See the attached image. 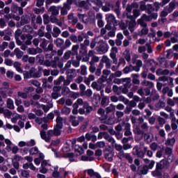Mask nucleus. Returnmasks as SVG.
Returning a JSON list of instances; mask_svg holds the SVG:
<instances>
[{"mask_svg":"<svg viewBox=\"0 0 178 178\" xmlns=\"http://www.w3.org/2000/svg\"><path fill=\"white\" fill-rule=\"evenodd\" d=\"M76 103L79 105L83 104V108L79 109V113H80V115H84V113H90V112H91V111H92V107L90 106V105H88V102H83L82 99H78L76 100Z\"/></svg>","mask_w":178,"mask_h":178,"instance_id":"1","label":"nucleus"},{"mask_svg":"<svg viewBox=\"0 0 178 178\" xmlns=\"http://www.w3.org/2000/svg\"><path fill=\"white\" fill-rule=\"evenodd\" d=\"M6 144V150L7 152H13V154H17L19 152V147L16 145H13V143L9 138L4 139Z\"/></svg>","mask_w":178,"mask_h":178,"instance_id":"2","label":"nucleus"},{"mask_svg":"<svg viewBox=\"0 0 178 178\" xmlns=\"http://www.w3.org/2000/svg\"><path fill=\"white\" fill-rule=\"evenodd\" d=\"M150 17L147 15H144L140 19L138 20V24L142 27H147V24L145 22H149V20H152V19H157L158 14H152Z\"/></svg>","mask_w":178,"mask_h":178,"instance_id":"3","label":"nucleus"},{"mask_svg":"<svg viewBox=\"0 0 178 178\" xmlns=\"http://www.w3.org/2000/svg\"><path fill=\"white\" fill-rule=\"evenodd\" d=\"M51 166V162L49 161L44 160L41 163V167L40 168V173H47L48 172V169H49Z\"/></svg>","mask_w":178,"mask_h":178,"instance_id":"4","label":"nucleus"},{"mask_svg":"<svg viewBox=\"0 0 178 178\" xmlns=\"http://www.w3.org/2000/svg\"><path fill=\"white\" fill-rule=\"evenodd\" d=\"M54 115L56 116H57L56 118V125L57 127H60V128H63V118H62V117H60L59 111H54Z\"/></svg>","mask_w":178,"mask_h":178,"instance_id":"5","label":"nucleus"},{"mask_svg":"<svg viewBox=\"0 0 178 178\" xmlns=\"http://www.w3.org/2000/svg\"><path fill=\"white\" fill-rule=\"evenodd\" d=\"M102 137H104V138H105V140H107V141L108 143H115V139H113V138L109 136V135H107V134L105 132L99 133L98 139L101 140V138H102Z\"/></svg>","mask_w":178,"mask_h":178,"instance_id":"6","label":"nucleus"},{"mask_svg":"<svg viewBox=\"0 0 178 178\" xmlns=\"http://www.w3.org/2000/svg\"><path fill=\"white\" fill-rule=\"evenodd\" d=\"M36 122L39 124H42V129H44V130H47V129H48V124H47V122H48V118H39L36 120Z\"/></svg>","mask_w":178,"mask_h":178,"instance_id":"7","label":"nucleus"},{"mask_svg":"<svg viewBox=\"0 0 178 178\" xmlns=\"http://www.w3.org/2000/svg\"><path fill=\"white\" fill-rule=\"evenodd\" d=\"M118 54V47H113L111 50L110 56L113 59V63H118V59H116V54Z\"/></svg>","mask_w":178,"mask_h":178,"instance_id":"8","label":"nucleus"},{"mask_svg":"<svg viewBox=\"0 0 178 178\" xmlns=\"http://www.w3.org/2000/svg\"><path fill=\"white\" fill-rule=\"evenodd\" d=\"M29 168L34 172H38V168H35V166H34V164H33L32 163H26L23 164L24 169H29Z\"/></svg>","mask_w":178,"mask_h":178,"instance_id":"9","label":"nucleus"},{"mask_svg":"<svg viewBox=\"0 0 178 178\" xmlns=\"http://www.w3.org/2000/svg\"><path fill=\"white\" fill-rule=\"evenodd\" d=\"M155 9L154 8V7H152V5L151 4H147V7H146V10L147 13L149 15V16H148L149 17H151V16H153L154 14H156V13H152L154 12Z\"/></svg>","mask_w":178,"mask_h":178,"instance_id":"10","label":"nucleus"},{"mask_svg":"<svg viewBox=\"0 0 178 178\" xmlns=\"http://www.w3.org/2000/svg\"><path fill=\"white\" fill-rule=\"evenodd\" d=\"M49 12H51V15L53 16H57V15H59V7L56 6H51L49 8Z\"/></svg>","mask_w":178,"mask_h":178,"instance_id":"11","label":"nucleus"},{"mask_svg":"<svg viewBox=\"0 0 178 178\" xmlns=\"http://www.w3.org/2000/svg\"><path fill=\"white\" fill-rule=\"evenodd\" d=\"M168 165L166 160H161L159 163L156 165V169L158 170H161V169H163Z\"/></svg>","mask_w":178,"mask_h":178,"instance_id":"12","label":"nucleus"},{"mask_svg":"<svg viewBox=\"0 0 178 178\" xmlns=\"http://www.w3.org/2000/svg\"><path fill=\"white\" fill-rule=\"evenodd\" d=\"M5 136H3V135L0 134V154L1 152H2V150L1 149V148H6V145H5Z\"/></svg>","mask_w":178,"mask_h":178,"instance_id":"13","label":"nucleus"},{"mask_svg":"<svg viewBox=\"0 0 178 178\" xmlns=\"http://www.w3.org/2000/svg\"><path fill=\"white\" fill-rule=\"evenodd\" d=\"M78 16L83 23H88L90 22V17L86 15L79 14Z\"/></svg>","mask_w":178,"mask_h":178,"instance_id":"14","label":"nucleus"},{"mask_svg":"<svg viewBox=\"0 0 178 178\" xmlns=\"http://www.w3.org/2000/svg\"><path fill=\"white\" fill-rule=\"evenodd\" d=\"M156 74L158 76H168V74H169V70L159 69L156 71Z\"/></svg>","mask_w":178,"mask_h":178,"instance_id":"15","label":"nucleus"},{"mask_svg":"<svg viewBox=\"0 0 178 178\" xmlns=\"http://www.w3.org/2000/svg\"><path fill=\"white\" fill-rule=\"evenodd\" d=\"M40 137L42 140H44L46 143H49V139L48 138L47 134L45 133L44 130H41L40 132Z\"/></svg>","mask_w":178,"mask_h":178,"instance_id":"16","label":"nucleus"},{"mask_svg":"<svg viewBox=\"0 0 178 178\" xmlns=\"http://www.w3.org/2000/svg\"><path fill=\"white\" fill-rule=\"evenodd\" d=\"M86 138L88 141H90V140L93 141V142L97 141V136L94 134H86Z\"/></svg>","mask_w":178,"mask_h":178,"instance_id":"17","label":"nucleus"},{"mask_svg":"<svg viewBox=\"0 0 178 178\" xmlns=\"http://www.w3.org/2000/svg\"><path fill=\"white\" fill-rule=\"evenodd\" d=\"M31 77L33 79H36L37 77H40L38 73L37 72V70L35 68H31L30 70Z\"/></svg>","mask_w":178,"mask_h":178,"instance_id":"18","label":"nucleus"},{"mask_svg":"<svg viewBox=\"0 0 178 178\" xmlns=\"http://www.w3.org/2000/svg\"><path fill=\"white\" fill-rule=\"evenodd\" d=\"M105 159L108 161L109 162H112L113 161V152H106L105 153Z\"/></svg>","mask_w":178,"mask_h":178,"instance_id":"19","label":"nucleus"},{"mask_svg":"<svg viewBox=\"0 0 178 178\" xmlns=\"http://www.w3.org/2000/svg\"><path fill=\"white\" fill-rule=\"evenodd\" d=\"M115 16L112 14L106 15V20L108 23H113L115 22Z\"/></svg>","mask_w":178,"mask_h":178,"instance_id":"20","label":"nucleus"},{"mask_svg":"<svg viewBox=\"0 0 178 178\" xmlns=\"http://www.w3.org/2000/svg\"><path fill=\"white\" fill-rule=\"evenodd\" d=\"M84 153V150L83 147H80L79 145H75V154L76 155H81V154Z\"/></svg>","mask_w":178,"mask_h":178,"instance_id":"21","label":"nucleus"},{"mask_svg":"<svg viewBox=\"0 0 178 178\" xmlns=\"http://www.w3.org/2000/svg\"><path fill=\"white\" fill-rule=\"evenodd\" d=\"M133 70H136V72H140L139 69L136 70V68L130 66V67H126L125 68H124L123 72L125 74H127V73H130V72H133Z\"/></svg>","mask_w":178,"mask_h":178,"instance_id":"22","label":"nucleus"},{"mask_svg":"<svg viewBox=\"0 0 178 178\" xmlns=\"http://www.w3.org/2000/svg\"><path fill=\"white\" fill-rule=\"evenodd\" d=\"M53 105L52 104H47V106L45 105H40L38 106V108H40L41 109H42L44 111V112H48V111H49V109H51V108H52Z\"/></svg>","mask_w":178,"mask_h":178,"instance_id":"23","label":"nucleus"},{"mask_svg":"<svg viewBox=\"0 0 178 178\" xmlns=\"http://www.w3.org/2000/svg\"><path fill=\"white\" fill-rule=\"evenodd\" d=\"M7 108H9V109H15V103L12 99H7Z\"/></svg>","mask_w":178,"mask_h":178,"instance_id":"24","label":"nucleus"},{"mask_svg":"<svg viewBox=\"0 0 178 178\" xmlns=\"http://www.w3.org/2000/svg\"><path fill=\"white\" fill-rule=\"evenodd\" d=\"M68 20L70 23H72V24H76V23H77L78 22L77 18L74 17V16H73V14L68 15Z\"/></svg>","mask_w":178,"mask_h":178,"instance_id":"25","label":"nucleus"},{"mask_svg":"<svg viewBox=\"0 0 178 178\" xmlns=\"http://www.w3.org/2000/svg\"><path fill=\"white\" fill-rule=\"evenodd\" d=\"M138 92L140 94V95H149V92H151L149 89H140L138 90Z\"/></svg>","mask_w":178,"mask_h":178,"instance_id":"26","label":"nucleus"},{"mask_svg":"<svg viewBox=\"0 0 178 178\" xmlns=\"http://www.w3.org/2000/svg\"><path fill=\"white\" fill-rule=\"evenodd\" d=\"M70 120L72 126H74V127H76V126H79V120H77L76 117L71 115Z\"/></svg>","mask_w":178,"mask_h":178,"instance_id":"27","label":"nucleus"},{"mask_svg":"<svg viewBox=\"0 0 178 178\" xmlns=\"http://www.w3.org/2000/svg\"><path fill=\"white\" fill-rule=\"evenodd\" d=\"M175 1H171L168 6L165 7L166 10H168V12H173V10L175 9Z\"/></svg>","mask_w":178,"mask_h":178,"instance_id":"28","label":"nucleus"},{"mask_svg":"<svg viewBox=\"0 0 178 178\" xmlns=\"http://www.w3.org/2000/svg\"><path fill=\"white\" fill-rule=\"evenodd\" d=\"M149 29L147 28V26H143V28L141 29L140 31H139V35L140 37H143V35H147L148 34Z\"/></svg>","mask_w":178,"mask_h":178,"instance_id":"29","label":"nucleus"},{"mask_svg":"<svg viewBox=\"0 0 178 178\" xmlns=\"http://www.w3.org/2000/svg\"><path fill=\"white\" fill-rule=\"evenodd\" d=\"M103 62H105L106 63V67L107 69L111 67V60L108 59V58L106 56H104L102 57Z\"/></svg>","mask_w":178,"mask_h":178,"instance_id":"30","label":"nucleus"},{"mask_svg":"<svg viewBox=\"0 0 178 178\" xmlns=\"http://www.w3.org/2000/svg\"><path fill=\"white\" fill-rule=\"evenodd\" d=\"M15 54L18 59L22 58V56L24 55L23 51H20V49L17 48L15 49Z\"/></svg>","mask_w":178,"mask_h":178,"instance_id":"31","label":"nucleus"},{"mask_svg":"<svg viewBox=\"0 0 178 178\" xmlns=\"http://www.w3.org/2000/svg\"><path fill=\"white\" fill-rule=\"evenodd\" d=\"M136 21H131L129 24V30L131 32L134 31V27H136Z\"/></svg>","mask_w":178,"mask_h":178,"instance_id":"32","label":"nucleus"},{"mask_svg":"<svg viewBox=\"0 0 178 178\" xmlns=\"http://www.w3.org/2000/svg\"><path fill=\"white\" fill-rule=\"evenodd\" d=\"M142 86H145L146 87H149V88H152L154 87V83L151 81H143L141 83Z\"/></svg>","mask_w":178,"mask_h":178,"instance_id":"33","label":"nucleus"},{"mask_svg":"<svg viewBox=\"0 0 178 178\" xmlns=\"http://www.w3.org/2000/svg\"><path fill=\"white\" fill-rule=\"evenodd\" d=\"M70 9V6L64 5L63 8L61 9V15H67V10H69Z\"/></svg>","mask_w":178,"mask_h":178,"instance_id":"34","label":"nucleus"},{"mask_svg":"<svg viewBox=\"0 0 178 178\" xmlns=\"http://www.w3.org/2000/svg\"><path fill=\"white\" fill-rule=\"evenodd\" d=\"M10 119H11V122L13 123H16V122H17V120L19 119V114H17L16 113H13Z\"/></svg>","mask_w":178,"mask_h":178,"instance_id":"35","label":"nucleus"},{"mask_svg":"<svg viewBox=\"0 0 178 178\" xmlns=\"http://www.w3.org/2000/svg\"><path fill=\"white\" fill-rule=\"evenodd\" d=\"M132 81L134 84H138L140 83V80H138V74H132Z\"/></svg>","mask_w":178,"mask_h":178,"instance_id":"36","label":"nucleus"},{"mask_svg":"<svg viewBox=\"0 0 178 178\" xmlns=\"http://www.w3.org/2000/svg\"><path fill=\"white\" fill-rule=\"evenodd\" d=\"M64 43H65V40H63V39L62 38H57L56 40V47H62V45H63Z\"/></svg>","mask_w":178,"mask_h":178,"instance_id":"37","label":"nucleus"},{"mask_svg":"<svg viewBox=\"0 0 178 178\" xmlns=\"http://www.w3.org/2000/svg\"><path fill=\"white\" fill-rule=\"evenodd\" d=\"M53 31L54 33V34L53 35V37L56 38L58 37V35H59V34H60V29L56 26H55L53 29Z\"/></svg>","mask_w":178,"mask_h":178,"instance_id":"38","label":"nucleus"},{"mask_svg":"<svg viewBox=\"0 0 178 178\" xmlns=\"http://www.w3.org/2000/svg\"><path fill=\"white\" fill-rule=\"evenodd\" d=\"M124 55L125 56V59L127 62H130V60L131 59V57L130 56V51L125 50L124 51Z\"/></svg>","mask_w":178,"mask_h":178,"instance_id":"39","label":"nucleus"},{"mask_svg":"<svg viewBox=\"0 0 178 178\" xmlns=\"http://www.w3.org/2000/svg\"><path fill=\"white\" fill-rule=\"evenodd\" d=\"M63 128H60V127L56 126L54 129V135L55 136H60V131Z\"/></svg>","mask_w":178,"mask_h":178,"instance_id":"40","label":"nucleus"},{"mask_svg":"<svg viewBox=\"0 0 178 178\" xmlns=\"http://www.w3.org/2000/svg\"><path fill=\"white\" fill-rule=\"evenodd\" d=\"M29 152L31 155H37V154H39L40 152L38 151V147H34L30 149Z\"/></svg>","mask_w":178,"mask_h":178,"instance_id":"41","label":"nucleus"},{"mask_svg":"<svg viewBox=\"0 0 178 178\" xmlns=\"http://www.w3.org/2000/svg\"><path fill=\"white\" fill-rule=\"evenodd\" d=\"M111 144L113 147H115L117 151L122 152V149H123V147H122V145L116 144V143H115V140H114V143H111Z\"/></svg>","mask_w":178,"mask_h":178,"instance_id":"42","label":"nucleus"},{"mask_svg":"<svg viewBox=\"0 0 178 178\" xmlns=\"http://www.w3.org/2000/svg\"><path fill=\"white\" fill-rule=\"evenodd\" d=\"M67 156L70 158V162H76L77 161V158L72 153H68Z\"/></svg>","mask_w":178,"mask_h":178,"instance_id":"43","label":"nucleus"},{"mask_svg":"<svg viewBox=\"0 0 178 178\" xmlns=\"http://www.w3.org/2000/svg\"><path fill=\"white\" fill-rule=\"evenodd\" d=\"M3 115L5 118H7L8 119H10L12 118V115H13V113L10 112L9 110H6L3 112Z\"/></svg>","mask_w":178,"mask_h":178,"instance_id":"44","label":"nucleus"},{"mask_svg":"<svg viewBox=\"0 0 178 178\" xmlns=\"http://www.w3.org/2000/svg\"><path fill=\"white\" fill-rule=\"evenodd\" d=\"M134 65H136V66H137V67L138 68H135L136 70H140V67H141V66H143V61H141V60H136L135 61H134Z\"/></svg>","mask_w":178,"mask_h":178,"instance_id":"45","label":"nucleus"},{"mask_svg":"<svg viewBox=\"0 0 178 178\" xmlns=\"http://www.w3.org/2000/svg\"><path fill=\"white\" fill-rule=\"evenodd\" d=\"M118 156L120 158H126V159H128L131 157L129 154H124L123 152L118 153Z\"/></svg>","mask_w":178,"mask_h":178,"instance_id":"46","label":"nucleus"},{"mask_svg":"<svg viewBox=\"0 0 178 178\" xmlns=\"http://www.w3.org/2000/svg\"><path fill=\"white\" fill-rule=\"evenodd\" d=\"M20 66H22V64L19 62H15L14 63V67H15L16 70L19 73L22 72V67H20Z\"/></svg>","mask_w":178,"mask_h":178,"instance_id":"47","label":"nucleus"},{"mask_svg":"<svg viewBox=\"0 0 178 178\" xmlns=\"http://www.w3.org/2000/svg\"><path fill=\"white\" fill-rule=\"evenodd\" d=\"M29 86H35V87H40V82L35 81V80H31L29 81Z\"/></svg>","mask_w":178,"mask_h":178,"instance_id":"48","label":"nucleus"},{"mask_svg":"<svg viewBox=\"0 0 178 178\" xmlns=\"http://www.w3.org/2000/svg\"><path fill=\"white\" fill-rule=\"evenodd\" d=\"M55 136V132L53 130H49L47 131V138H49V143L51 141V138Z\"/></svg>","mask_w":178,"mask_h":178,"instance_id":"49","label":"nucleus"},{"mask_svg":"<svg viewBox=\"0 0 178 178\" xmlns=\"http://www.w3.org/2000/svg\"><path fill=\"white\" fill-rule=\"evenodd\" d=\"M169 13H172L171 12H169V10H166V7L164 8V10L161 13V17H166Z\"/></svg>","mask_w":178,"mask_h":178,"instance_id":"50","label":"nucleus"},{"mask_svg":"<svg viewBox=\"0 0 178 178\" xmlns=\"http://www.w3.org/2000/svg\"><path fill=\"white\" fill-rule=\"evenodd\" d=\"M28 54H29V55H37L38 51L37 49H34V48H30L27 50Z\"/></svg>","mask_w":178,"mask_h":178,"instance_id":"51","label":"nucleus"},{"mask_svg":"<svg viewBox=\"0 0 178 178\" xmlns=\"http://www.w3.org/2000/svg\"><path fill=\"white\" fill-rule=\"evenodd\" d=\"M63 152H69L70 151V145H69V143H66L63 147Z\"/></svg>","mask_w":178,"mask_h":178,"instance_id":"52","label":"nucleus"},{"mask_svg":"<svg viewBox=\"0 0 178 178\" xmlns=\"http://www.w3.org/2000/svg\"><path fill=\"white\" fill-rule=\"evenodd\" d=\"M175 138H170V139H168L165 144L166 145H175Z\"/></svg>","mask_w":178,"mask_h":178,"instance_id":"53","label":"nucleus"},{"mask_svg":"<svg viewBox=\"0 0 178 178\" xmlns=\"http://www.w3.org/2000/svg\"><path fill=\"white\" fill-rule=\"evenodd\" d=\"M44 65L47 67L52 66L53 67H56V63H51L48 60L44 61Z\"/></svg>","mask_w":178,"mask_h":178,"instance_id":"54","label":"nucleus"},{"mask_svg":"<svg viewBox=\"0 0 178 178\" xmlns=\"http://www.w3.org/2000/svg\"><path fill=\"white\" fill-rule=\"evenodd\" d=\"M81 161H94V157H92V156H81Z\"/></svg>","mask_w":178,"mask_h":178,"instance_id":"55","label":"nucleus"},{"mask_svg":"<svg viewBox=\"0 0 178 178\" xmlns=\"http://www.w3.org/2000/svg\"><path fill=\"white\" fill-rule=\"evenodd\" d=\"M8 45H9V43L7 42H3L2 44L0 45V51H3L8 48Z\"/></svg>","mask_w":178,"mask_h":178,"instance_id":"56","label":"nucleus"},{"mask_svg":"<svg viewBox=\"0 0 178 178\" xmlns=\"http://www.w3.org/2000/svg\"><path fill=\"white\" fill-rule=\"evenodd\" d=\"M58 169H59V167L58 166L54 167V172H53V177L55 178L59 177V173L58 172Z\"/></svg>","mask_w":178,"mask_h":178,"instance_id":"57","label":"nucleus"},{"mask_svg":"<svg viewBox=\"0 0 178 178\" xmlns=\"http://www.w3.org/2000/svg\"><path fill=\"white\" fill-rule=\"evenodd\" d=\"M62 81H65V77L63 76H60L58 80L54 81V84L56 85H59L62 83Z\"/></svg>","mask_w":178,"mask_h":178,"instance_id":"58","label":"nucleus"},{"mask_svg":"<svg viewBox=\"0 0 178 178\" xmlns=\"http://www.w3.org/2000/svg\"><path fill=\"white\" fill-rule=\"evenodd\" d=\"M17 97L19 98H24V99H26V98H27V93L26 92H18L17 93Z\"/></svg>","mask_w":178,"mask_h":178,"instance_id":"59","label":"nucleus"},{"mask_svg":"<svg viewBox=\"0 0 178 178\" xmlns=\"http://www.w3.org/2000/svg\"><path fill=\"white\" fill-rule=\"evenodd\" d=\"M26 144L27 147H34V145H35V140L34 139H31L26 142Z\"/></svg>","mask_w":178,"mask_h":178,"instance_id":"60","label":"nucleus"},{"mask_svg":"<svg viewBox=\"0 0 178 178\" xmlns=\"http://www.w3.org/2000/svg\"><path fill=\"white\" fill-rule=\"evenodd\" d=\"M81 74L83 75L87 74V67H86V65L81 67Z\"/></svg>","mask_w":178,"mask_h":178,"instance_id":"61","label":"nucleus"},{"mask_svg":"<svg viewBox=\"0 0 178 178\" xmlns=\"http://www.w3.org/2000/svg\"><path fill=\"white\" fill-rule=\"evenodd\" d=\"M62 112H63V113H64L65 115H69V113H70V112H71V110H70V108L64 107V108H63V109H62Z\"/></svg>","mask_w":178,"mask_h":178,"instance_id":"62","label":"nucleus"},{"mask_svg":"<svg viewBox=\"0 0 178 178\" xmlns=\"http://www.w3.org/2000/svg\"><path fill=\"white\" fill-rule=\"evenodd\" d=\"M140 10H147V6L145 5V3L144 1H140Z\"/></svg>","mask_w":178,"mask_h":178,"instance_id":"63","label":"nucleus"},{"mask_svg":"<svg viewBox=\"0 0 178 178\" xmlns=\"http://www.w3.org/2000/svg\"><path fill=\"white\" fill-rule=\"evenodd\" d=\"M140 172L142 175H147L148 173V166L147 165L143 166Z\"/></svg>","mask_w":178,"mask_h":178,"instance_id":"64","label":"nucleus"}]
</instances>
